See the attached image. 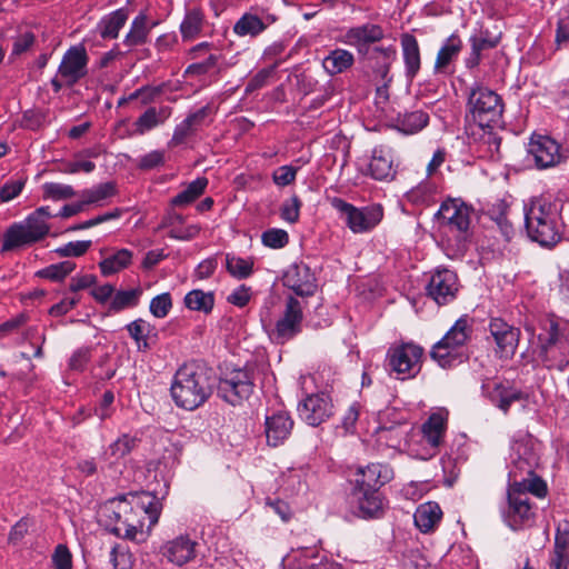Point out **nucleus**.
I'll list each match as a JSON object with an SVG mask.
<instances>
[{
  "instance_id": "nucleus-1",
  "label": "nucleus",
  "mask_w": 569,
  "mask_h": 569,
  "mask_svg": "<svg viewBox=\"0 0 569 569\" xmlns=\"http://www.w3.org/2000/svg\"><path fill=\"white\" fill-rule=\"evenodd\" d=\"M509 476L513 481L508 489L506 521L512 530H519L531 526L535 521L536 513L528 493L542 498L547 495V485L535 475L533 465L528 459L513 460Z\"/></svg>"
},
{
  "instance_id": "nucleus-2",
  "label": "nucleus",
  "mask_w": 569,
  "mask_h": 569,
  "mask_svg": "<svg viewBox=\"0 0 569 569\" xmlns=\"http://www.w3.org/2000/svg\"><path fill=\"white\" fill-rule=\"evenodd\" d=\"M162 506L158 497L150 492L129 493L128 496L110 500L109 510L117 517H122V525L111 527V532L120 538L139 540L143 536L144 519L148 531L157 525ZM144 537L141 538L143 540Z\"/></svg>"
},
{
  "instance_id": "nucleus-3",
  "label": "nucleus",
  "mask_w": 569,
  "mask_h": 569,
  "mask_svg": "<svg viewBox=\"0 0 569 569\" xmlns=\"http://www.w3.org/2000/svg\"><path fill=\"white\" fill-rule=\"evenodd\" d=\"M393 478V471L388 465L370 463L359 468L353 488L349 495L350 502L356 505L362 518L378 517L382 510L379 488Z\"/></svg>"
},
{
  "instance_id": "nucleus-4",
  "label": "nucleus",
  "mask_w": 569,
  "mask_h": 569,
  "mask_svg": "<svg viewBox=\"0 0 569 569\" xmlns=\"http://www.w3.org/2000/svg\"><path fill=\"white\" fill-rule=\"evenodd\" d=\"M212 386V378L204 367L186 363L177 370L170 391L178 407L194 410L211 396Z\"/></svg>"
},
{
  "instance_id": "nucleus-5",
  "label": "nucleus",
  "mask_w": 569,
  "mask_h": 569,
  "mask_svg": "<svg viewBox=\"0 0 569 569\" xmlns=\"http://www.w3.org/2000/svg\"><path fill=\"white\" fill-rule=\"evenodd\" d=\"M560 201L536 198L525 208L528 236L543 247H552L561 239Z\"/></svg>"
},
{
  "instance_id": "nucleus-6",
  "label": "nucleus",
  "mask_w": 569,
  "mask_h": 569,
  "mask_svg": "<svg viewBox=\"0 0 569 569\" xmlns=\"http://www.w3.org/2000/svg\"><path fill=\"white\" fill-rule=\"evenodd\" d=\"M51 217L48 207H40L23 221L11 224L4 236L1 251H11L42 240L50 230L47 220Z\"/></svg>"
},
{
  "instance_id": "nucleus-7",
  "label": "nucleus",
  "mask_w": 569,
  "mask_h": 569,
  "mask_svg": "<svg viewBox=\"0 0 569 569\" xmlns=\"http://www.w3.org/2000/svg\"><path fill=\"white\" fill-rule=\"evenodd\" d=\"M467 119L481 129L497 126L502 117L503 103L501 97L493 90L476 86L468 97Z\"/></svg>"
},
{
  "instance_id": "nucleus-8",
  "label": "nucleus",
  "mask_w": 569,
  "mask_h": 569,
  "mask_svg": "<svg viewBox=\"0 0 569 569\" xmlns=\"http://www.w3.org/2000/svg\"><path fill=\"white\" fill-rule=\"evenodd\" d=\"M471 331L470 319L467 316L460 317L445 337L433 346L431 357L442 368L460 363L466 356L463 350Z\"/></svg>"
},
{
  "instance_id": "nucleus-9",
  "label": "nucleus",
  "mask_w": 569,
  "mask_h": 569,
  "mask_svg": "<svg viewBox=\"0 0 569 569\" xmlns=\"http://www.w3.org/2000/svg\"><path fill=\"white\" fill-rule=\"evenodd\" d=\"M330 203L340 213L341 219H343L347 227L353 233L370 232L379 224L383 217L381 204L358 208L338 197L330 199Z\"/></svg>"
},
{
  "instance_id": "nucleus-10",
  "label": "nucleus",
  "mask_w": 569,
  "mask_h": 569,
  "mask_svg": "<svg viewBox=\"0 0 569 569\" xmlns=\"http://www.w3.org/2000/svg\"><path fill=\"white\" fill-rule=\"evenodd\" d=\"M253 367L232 369L226 372L218 383V395L232 406L240 405L253 392Z\"/></svg>"
},
{
  "instance_id": "nucleus-11",
  "label": "nucleus",
  "mask_w": 569,
  "mask_h": 569,
  "mask_svg": "<svg viewBox=\"0 0 569 569\" xmlns=\"http://www.w3.org/2000/svg\"><path fill=\"white\" fill-rule=\"evenodd\" d=\"M423 349L412 342H406L389 348L386 366L399 379L413 378L421 369Z\"/></svg>"
},
{
  "instance_id": "nucleus-12",
  "label": "nucleus",
  "mask_w": 569,
  "mask_h": 569,
  "mask_svg": "<svg viewBox=\"0 0 569 569\" xmlns=\"http://www.w3.org/2000/svg\"><path fill=\"white\" fill-rule=\"evenodd\" d=\"M540 358L547 368L562 371L569 365V337L562 335L556 322L551 321L546 335H539Z\"/></svg>"
},
{
  "instance_id": "nucleus-13",
  "label": "nucleus",
  "mask_w": 569,
  "mask_h": 569,
  "mask_svg": "<svg viewBox=\"0 0 569 569\" xmlns=\"http://www.w3.org/2000/svg\"><path fill=\"white\" fill-rule=\"evenodd\" d=\"M427 295L437 302V305H448L455 300L459 291V280L452 270L441 268L435 270L426 287Z\"/></svg>"
},
{
  "instance_id": "nucleus-14",
  "label": "nucleus",
  "mask_w": 569,
  "mask_h": 569,
  "mask_svg": "<svg viewBox=\"0 0 569 569\" xmlns=\"http://www.w3.org/2000/svg\"><path fill=\"white\" fill-rule=\"evenodd\" d=\"M88 53L83 46H73L66 51L58 68L59 77L71 87L88 73Z\"/></svg>"
},
{
  "instance_id": "nucleus-15",
  "label": "nucleus",
  "mask_w": 569,
  "mask_h": 569,
  "mask_svg": "<svg viewBox=\"0 0 569 569\" xmlns=\"http://www.w3.org/2000/svg\"><path fill=\"white\" fill-rule=\"evenodd\" d=\"M302 307L295 297H289L286 302L283 316L277 321L272 337L277 343L291 340L301 331Z\"/></svg>"
},
{
  "instance_id": "nucleus-16",
  "label": "nucleus",
  "mask_w": 569,
  "mask_h": 569,
  "mask_svg": "<svg viewBox=\"0 0 569 569\" xmlns=\"http://www.w3.org/2000/svg\"><path fill=\"white\" fill-rule=\"evenodd\" d=\"M332 408L331 398L320 392L306 397L298 405V413L306 423L317 427L332 415Z\"/></svg>"
},
{
  "instance_id": "nucleus-17",
  "label": "nucleus",
  "mask_w": 569,
  "mask_h": 569,
  "mask_svg": "<svg viewBox=\"0 0 569 569\" xmlns=\"http://www.w3.org/2000/svg\"><path fill=\"white\" fill-rule=\"evenodd\" d=\"M527 152L539 169L553 167L561 161L560 146L547 136L533 134Z\"/></svg>"
},
{
  "instance_id": "nucleus-18",
  "label": "nucleus",
  "mask_w": 569,
  "mask_h": 569,
  "mask_svg": "<svg viewBox=\"0 0 569 569\" xmlns=\"http://www.w3.org/2000/svg\"><path fill=\"white\" fill-rule=\"evenodd\" d=\"M470 216V208L456 199L443 201L435 214L441 226L460 233L469 229Z\"/></svg>"
},
{
  "instance_id": "nucleus-19",
  "label": "nucleus",
  "mask_w": 569,
  "mask_h": 569,
  "mask_svg": "<svg viewBox=\"0 0 569 569\" xmlns=\"http://www.w3.org/2000/svg\"><path fill=\"white\" fill-rule=\"evenodd\" d=\"M198 542L189 535H180L171 540L166 541L161 548V555L168 562L182 567L192 561L197 557Z\"/></svg>"
},
{
  "instance_id": "nucleus-20",
  "label": "nucleus",
  "mask_w": 569,
  "mask_h": 569,
  "mask_svg": "<svg viewBox=\"0 0 569 569\" xmlns=\"http://www.w3.org/2000/svg\"><path fill=\"white\" fill-rule=\"evenodd\" d=\"M385 37L383 29L379 24L365 23L346 30L341 41L355 47L359 53H367L372 43H377Z\"/></svg>"
},
{
  "instance_id": "nucleus-21",
  "label": "nucleus",
  "mask_w": 569,
  "mask_h": 569,
  "mask_svg": "<svg viewBox=\"0 0 569 569\" xmlns=\"http://www.w3.org/2000/svg\"><path fill=\"white\" fill-rule=\"evenodd\" d=\"M283 283L300 297L312 296L317 290L316 277L305 263H296L289 267L284 273Z\"/></svg>"
},
{
  "instance_id": "nucleus-22",
  "label": "nucleus",
  "mask_w": 569,
  "mask_h": 569,
  "mask_svg": "<svg viewBox=\"0 0 569 569\" xmlns=\"http://www.w3.org/2000/svg\"><path fill=\"white\" fill-rule=\"evenodd\" d=\"M293 420L286 411H277L266 417L264 433L267 443L271 447L282 445L290 436Z\"/></svg>"
},
{
  "instance_id": "nucleus-23",
  "label": "nucleus",
  "mask_w": 569,
  "mask_h": 569,
  "mask_svg": "<svg viewBox=\"0 0 569 569\" xmlns=\"http://www.w3.org/2000/svg\"><path fill=\"white\" fill-rule=\"evenodd\" d=\"M368 173L376 180L389 181L396 174L393 167V157L391 150L387 147H376L372 150L371 159L368 164Z\"/></svg>"
},
{
  "instance_id": "nucleus-24",
  "label": "nucleus",
  "mask_w": 569,
  "mask_h": 569,
  "mask_svg": "<svg viewBox=\"0 0 569 569\" xmlns=\"http://www.w3.org/2000/svg\"><path fill=\"white\" fill-rule=\"evenodd\" d=\"M482 391L497 405L499 409L507 412L511 403L523 399V393L509 385L488 381L482 385Z\"/></svg>"
},
{
  "instance_id": "nucleus-25",
  "label": "nucleus",
  "mask_w": 569,
  "mask_h": 569,
  "mask_svg": "<svg viewBox=\"0 0 569 569\" xmlns=\"http://www.w3.org/2000/svg\"><path fill=\"white\" fill-rule=\"evenodd\" d=\"M422 441L430 447V451L422 456L428 459L436 455L437 449L442 442L446 432V419L440 413H432L421 427Z\"/></svg>"
},
{
  "instance_id": "nucleus-26",
  "label": "nucleus",
  "mask_w": 569,
  "mask_h": 569,
  "mask_svg": "<svg viewBox=\"0 0 569 569\" xmlns=\"http://www.w3.org/2000/svg\"><path fill=\"white\" fill-rule=\"evenodd\" d=\"M462 47L463 42L457 33L449 36L437 52L435 72L447 73L451 63L459 57Z\"/></svg>"
},
{
  "instance_id": "nucleus-27",
  "label": "nucleus",
  "mask_w": 569,
  "mask_h": 569,
  "mask_svg": "<svg viewBox=\"0 0 569 569\" xmlns=\"http://www.w3.org/2000/svg\"><path fill=\"white\" fill-rule=\"evenodd\" d=\"M402 58L405 62L406 76L413 79L421 67L420 47L418 40L411 33H402L400 37Z\"/></svg>"
},
{
  "instance_id": "nucleus-28",
  "label": "nucleus",
  "mask_w": 569,
  "mask_h": 569,
  "mask_svg": "<svg viewBox=\"0 0 569 569\" xmlns=\"http://www.w3.org/2000/svg\"><path fill=\"white\" fill-rule=\"evenodd\" d=\"M441 518V508L433 501L420 505L413 515L415 525L423 533L433 531L440 523Z\"/></svg>"
},
{
  "instance_id": "nucleus-29",
  "label": "nucleus",
  "mask_w": 569,
  "mask_h": 569,
  "mask_svg": "<svg viewBox=\"0 0 569 569\" xmlns=\"http://www.w3.org/2000/svg\"><path fill=\"white\" fill-rule=\"evenodd\" d=\"M171 114L169 107H150L133 123L137 136H143L147 132L164 123Z\"/></svg>"
},
{
  "instance_id": "nucleus-30",
  "label": "nucleus",
  "mask_w": 569,
  "mask_h": 569,
  "mask_svg": "<svg viewBox=\"0 0 569 569\" xmlns=\"http://www.w3.org/2000/svg\"><path fill=\"white\" fill-rule=\"evenodd\" d=\"M209 114V107H202L196 112L190 113L173 131L170 144L178 146L182 143L187 137L196 132L204 122Z\"/></svg>"
},
{
  "instance_id": "nucleus-31",
  "label": "nucleus",
  "mask_w": 569,
  "mask_h": 569,
  "mask_svg": "<svg viewBox=\"0 0 569 569\" xmlns=\"http://www.w3.org/2000/svg\"><path fill=\"white\" fill-rule=\"evenodd\" d=\"M129 17L127 8L117 9L103 16L97 24L98 32L102 39H116L126 24Z\"/></svg>"
},
{
  "instance_id": "nucleus-32",
  "label": "nucleus",
  "mask_w": 569,
  "mask_h": 569,
  "mask_svg": "<svg viewBox=\"0 0 569 569\" xmlns=\"http://www.w3.org/2000/svg\"><path fill=\"white\" fill-rule=\"evenodd\" d=\"M137 446V438L127 433L119 437L112 442L102 453V459L109 465L113 466L129 455Z\"/></svg>"
},
{
  "instance_id": "nucleus-33",
  "label": "nucleus",
  "mask_w": 569,
  "mask_h": 569,
  "mask_svg": "<svg viewBox=\"0 0 569 569\" xmlns=\"http://www.w3.org/2000/svg\"><path fill=\"white\" fill-rule=\"evenodd\" d=\"M151 27L148 24V16L140 12L131 22L130 29L123 38V44L128 48L142 46L147 42Z\"/></svg>"
},
{
  "instance_id": "nucleus-34",
  "label": "nucleus",
  "mask_w": 569,
  "mask_h": 569,
  "mask_svg": "<svg viewBox=\"0 0 569 569\" xmlns=\"http://www.w3.org/2000/svg\"><path fill=\"white\" fill-rule=\"evenodd\" d=\"M355 62L353 54L346 49H335L323 59L322 66L330 76L348 70Z\"/></svg>"
},
{
  "instance_id": "nucleus-35",
  "label": "nucleus",
  "mask_w": 569,
  "mask_h": 569,
  "mask_svg": "<svg viewBox=\"0 0 569 569\" xmlns=\"http://www.w3.org/2000/svg\"><path fill=\"white\" fill-rule=\"evenodd\" d=\"M268 27L263 20L252 13L242 14L233 24L232 31L238 37L254 38L262 33Z\"/></svg>"
},
{
  "instance_id": "nucleus-36",
  "label": "nucleus",
  "mask_w": 569,
  "mask_h": 569,
  "mask_svg": "<svg viewBox=\"0 0 569 569\" xmlns=\"http://www.w3.org/2000/svg\"><path fill=\"white\" fill-rule=\"evenodd\" d=\"M428 113L421 110H416L412 112L399 114L397 118L396 127L399 131L406 134H413L422 130L428 124Z\"/></svg>"
},
{
  "instance_id": "nucleus-37",
  "label": "nucleus",
  "mask_w": 569,
  "mask_h": 569,
  "mask_svg": "<svg viewBox=\"0 0 569 569\" xmlns=\"http://www.w3.org/2000/svg\"><path fill=\"white\" fill-rule=\"evenodd\" d=\"M183 301L188 309L208 315L213 309L214 295L211 291L194 289L186 295Z\"/></svg>"
},
{
  "instance_id": "nucleus-38",
  "label": "nucleus",
  "mask_w": 569,
  "mask_h": 569,
  "mask_svg": "<svg viewBox=\"0 0 569 569\" xmlns=\"http://www.w3.org/2000/svg\"><path fill=\"white\" fill-rule=\"evenodd\" d=\"M130 337L134 340L139 350L150 348L149 339L153 335L154 328L143 319H137L127 325Z\"/></svg>"
},
{
  "instance_id": "nucleus-39",
  "label": "nucleus",
  "mask_w": 569,
  "mask_h": 569,
  "mask_svg": "<svg viewBox=\"0 0 569 569\" xmlns=\"http://www.w3.org/2000/svg\"><path fill=\"white\" fill-rule=\"evenodd\" d=\"M207 186V178H197L191 181L184 190L172 198L171 203L178 207L190 204L204 192Z\"/></svg>"
},
{
  "instance_id": "nucleus-40",
  "label": "nucleus",
  "mask_w": 569,
  "mask_h": 569,
  "mask_svg": "<svg viewBox=\"0 0 569 569\" xmlns=\"http://www.w3.org/2000/svg\"><path fill=\"white\" fill-rule=\"evenodd\" d=\"M132 253L127 249H120L112 256L100 261L99 267L103 276H111L131 262Z\"/></svg>"
},
{
  "instance_id": "nucleus-41",
  "label": "nucleus",
  "mask_w": 569,
  "mask_h": 569,
  "mask_svg": "<svg viewBox=\"0 0 569 569\" xmlns=\"http://www.w3.org/2000/svg\"><path fill=\"white\" fill-rule=\"evenodd\" d=\"M226 269L233 278H237L239 280L247 279L251 276L253 271V260L227 253Z\"/></svg>"
},
{
  "instance_id": "nucleus-42",
  "label": "nucleus",
  "mask_w": 569,
  "mask_h": 569,
  "mask_svg": "<svg viewBox=\"0 0 569 569\" xmlns=\"http://www.w3.org/2000/svg\"><path fill=\"white\" fill-rule=\"evenodd\" d=\"M141 293L140 288L117 291L109 302V311L119 312L126 308L137 306Z\"/></svg>"
},
{
  "instance_id": "nucleus-43",
  "label": "nucleus",
  "mask_w": 569,
  "mask_h": 569,
  "mask_svg": "<svg viewBox=\"0 0 569 569\" xmlns=\"http://www.w3.org/2000/svg\"><path fill=\"white\" fill-rule=\"evenodd\" d=\"M203 28V16L198 10L188 11L181 26L180 31L183 40L194 39Z\"/></svg>"
},
{
  "instance_id": "nucleus-44",
  "label": "nucleus",
  "mask_w": 569,
  "mask_h": 569,
  "mask_svg": "<svg viewBox=\"0 0 569 569\" xmlns=\"http://www.w3.org/2000/svg\"><path fill=\"white\" fill-rule=\"evenodd\" d=\"M520 331L517 328H511L506 333L495 339L497 345V353L502 358L512 357L516 352L519 342Z\"/></svg>"
},
{
  "instance_id": "nucleus-45",
  "label": "nucleus",
  "mask_w": 569,
  "mask_h": 569,
  "mask_svg": "<svg viewBox=\"0 0 569 569\" xmlns=\"http://www.w3.org/2000/svg\"><path fill=\"white\" fill-rule=\"evenodd\" d=\"M76 268V263L71 260H66L59 263L50 264L40 270L38 274L52 281H61L70 274Z\"/></svg>"
},
{
  "instance_id": "nucleus-46",
  "label": "nucleus",
  "mask_w": 569,
  "mask_h": 569,
  "mask_svg": "<svg viewBox=\"0 0 569 569\" xmlns=\"http://www.w3.org/2000/svg\"><path fill=\"white\" fill-rule=\"evenodd\" d=\"M372 54L377 56L376 58H382L381 63L376 69V72L380 76L382 80H385L389 74L391 63L396 60V47L392 44L388 47H375L372 49Z\"/></svg>"
},
{
  "instance_id": "nucleus-47",
  "label": "nucleus",
  "mask_w": 569,
  "mask_h": 569,
  "mask_svg": "<svg viewBox=\"0 0 569 569\" xmlns=\"http://www.w3.org/2000/svg\"><path fill=\"white\" fill-rule=\"evenodd\" d=\"M114 192L116 184L113 182H104L91 189L84 190L82 193V198L84 199V203L91 204L112 197Z\"/></svg>"
},
{
  "instance_id": "nucleus-48",
  "label": "nucleus",
  "mask_w": 569,
  "mask_h": 569,
  "mask_svg": "<svg viewBox=\"0 0 569 569\" xmlns=\"http://www.w3.org/2000/svg\"><path fill=\"white\" fill-rule=\"evenodd\" d=\"M219 59L220 57L218 54L210 53L203 61L194 62L188 66L184 74L196 77L204 76L217 68Z\"/></svg>"
},
{
  "instance_id": "nucleus-49",
  "label": "nucleus",
  "mask_w": 569,
  "mask_h": 569,
  "mask_svg": "<svg viewBox=\"0 0 569 569\" xmlns=\"http://www.w3.org/2000/svg\"><path fill=\"white\" fill-rule=\"evenodd\" d=\"M262 243L272 249L283 248L289 242V234L282 229H269L261 236Z\"/></svg>"
},
{
  "instance_id": "nucleus-50",
  "label": "nucleus",
  "mask_w": 569,
  "mask_h": 569,
  "mask_svg": "<svg viewBox=\"0 0 569 569\" xmlns=\"http://www.w3.org/2000/svg\"><path fill=\"white\" fill-rule=\"evenodd\" d=\"M110 561L114 569H130L132 566V556L123 545H116L110 552Z\"/></svg>"
},
{
  "instance_id": "nucleus-51",
  "label": "nucleus",
  "mask_w": 569,
  "mask_h": 569,
  "mask_svg": "<svg viewBox=\"0 0 569 569\" xmlns=\"http://www.w3.org/2000/svg\"><path fill=\"white\" fill-rule=\"evenodd\" d=\"M44 197L53 200L69 199L74 196L73 188L69 184L49 182L43 184Z\"/></svg>"
},
{
  "instance_id": "nucleus-52",
  "label": "nucleus",
  "mask_w": 569,
  "mask_h": 569,
  "mask_svg": "<svg viewBox=\"0 0 569 569\" xmlns=\"http://www.w3.org/2000/svg\"><path fill=\"white\" fill-rule=\"evenodd\" d=\"M91 243L90 240L68 242L57 248L56 253L60 257H81L89 250Z\"/></svg>"
},
{
  "instance_id": "nucleus-53",
  "label": "nucleus",
  "mask_w": 569,
  "mask_h": 569,
  "mask_svg": "<svg viewBox=\"0 0 569 569\" xmlns=\"http://www.w3.org/2000/svg\"><path fill=\"white\" fill-rule=\"evenodd\" d=\"M301 201L297 196H292L286 200L281 206V218L289 222L295 223L299 219Z\"/></svg>"
},
{
  "instance_id": "nucleus-54",
  "label": "nucleus",
  "mask_w": 569,
  "mask_h": 569,
  "mask_svg": "<svg viewBox=\"0 0 569 569\" xmlns=\"http://www.w3.org/2000/svg\"><path fill=\"white\" fill-rule=\"evenodd\" d=\"M172 307L169 293H161L154 297L150 302V312L157 318H164Z\"/></svg>"
},
{
  "instance_id": "nucleus-55",
  "label": "nucleus",
  "mask_w": 569,
  "mask_h": 569,
  "mask_svg": "<svg viewBox=\"0 0 569 569\" xmlns=\"http://www.w3.org/2000/svg\"><path fill=\"white\" fill-rule=\"evenodd\" d=\"M569 547V525H558L555 537L553 555L568 556L567 550Z\"/></svg>"
},
{
  "instance_id": "nucleus-56",
  "label": "nucleus",
  "mask_w": 569,
  "mask_h": 569,
  "mask_svg": "<svg viewBox=\"0 0 569 569\" xmlns=\"http://www.w3.org/2000/svg\"><path fill=\"white\" fill-rule=\"evenodd\" d=\"M164 163V151L153 150L143 154L138 160V168L142 170H151Z\"/></svg>"
},
{
  "instance_id": "nucleus-57",
  "label": "nucleus",
  "mask_w": 569,
  "mask_h": 569,
  "mask_svg": "<svg viewBox=\"0 0 569 569\" xmlns=\"http://www.w3.org/2000/svg\"><path fill=\"white\" fill-rule=\"evenodd\" d=\"M54 569H71L72 556L64 545H58L52 556Z\"/></svg>"
},
{
  "instance_id": "nucleus-58",
  "label": "nucleus",
  "mask_w": 569,
  "mask_h": 569,
  "mask_svg": "<svg viewBox=\"0 0 569 569\" xmlns=\"http://www.w3.org/2000/svg\"><path fill=\"white\" fill-rule=\"evenodd\" d=\"M297 169L292 166H281L272 174L273 182L277 186L286 187L296 179Z\"/></svg>"
},
{
  "instance_id": "nucleus-59",
  "label": "nucleus",
  "mask_w": 569,
  "mask_h": 569,
  "mask_svg": "<svg viewBox=\"0 0 569 569\" xmlns=\"http://www.w3.org/2000/svg\"><path fill=\"white\" fill-rule=\"evenodd\" d=\"M119 216H120V211L116 210L113 212H108V213H104V214H100V216H98L96 218H92V219H89V220H87L84 222L74 224V226L70 227L68 230L69 231H77V230L89 229V228L98 226V224H100L102 222H106V221H109L111 219L118 218Z\"/></svg>"
},
{
  "instance_id": "nucleus-60",
  "label": "nucleus",
  "mask_w": 569,
  "mask_h": 569,
  "mask_svg": "<svg viewBox=\"0 0 569 569\" xmlns=\"http://www.w3.org/2000/svg\"><path fill=\"white\" fill-rule=\"evenodd\" d=\"M24 183L20 180L8 181L0 189V200L1 202H8L20 194L22 191Z\"/></svg>"
},
{
  "instance_id": "nucleus-61",
  "label": "nucleus",
  "mask_w": 569,
  "mask_h": 569,
  "mask_svg": "<svg viewBox=\"0 0 569 569\" xmlns=\"http://www.w3.org/2000/svg\"><path fill=\"white\" fill-rule=\"evenodd\" d=\"M250 288L241 284L228 296V302L237 307H244L250 300Z\"/></svg>"
},
{
  "instance_id": "nucleus-62",
  "label": "nucleus",
  "mask_w": 569,
  "mask_h": 569,
  "mask_svg": "<svg viewBox=\"0 0 569 569\" xmlns=\"http://www.w3.org/2000/svg\"><path fill=\"white\" fill-rule=\"evenodd\" d=\"M90 349L81 348L73 352L69 361V368L77 371H82L90 360Z\"/></svg>"
},
{
  "instance_id": "nucleus-63",
  "label": "nucleus",
  "mask_w": 569,
  "mask_h": 569,
  "mask_svg": "<svg viewBox=\"0 0 569 569\" xmlns=\"http://www.w3.org/2000/svg\"><path fill=\"white\" fill-rule=\"evenodd\" d=\"M272 72L273 68L262 69L259 72H257L248 82L246 87V92H252L264 87Z\"/></svg>"
},
{
  "instance_id": "nucleus-64",
  "label": "nucleus",
  "mask_w": 569,
  "mask_h": 569,
  "mask_svg": "<svg viewBox=\"0 0 569 569\" xmlns=\"http://www.w3.org/2000/svg\"><path fill=\"white\" fill-rule=\"evenodd\" d=\"M96 281L97 278L93 274H82L79 277H73L71 278L69 290L73 293H77L80 290L93 286Z\"/></svg>"
}]
</instances>
